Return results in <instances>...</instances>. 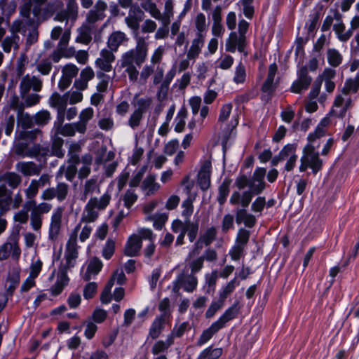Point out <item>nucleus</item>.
<instances>
[{
  "instance_id": "obj_1",
  "label": "nucleus",
  "mask_w": 359,
  "mask_h": 359,
  "mask_svg": "<svg viewBox=\"0 0 359 359\" xmlns=\"http://www.w3.org/2000/svg\"><path fill=\"white\" fill-rule=\"evenodd\" d=\"M329 123V117H325L317 126L315 133L309 135L308 140L309 142L304 148L303 155L300 158V172H304L308 168H310L314 173H316L321 169L322 161L319 158L318 152L316 151L315 145L311 142L314 140L316 137H320L325 134L324 128Z\"/></svg>"
},
{
  "instance_id": "obj_2",
  "label": "nucleus",
  "mask_w": 359,
  "mask_h": 359,
  "mask_svg": "<svg viewBox=\"0 0 359 359\" xmlns=\"http://www.w3.org/2000/svg\"><path fill=\"white\" fill-rule=\"evenodd\" d=\"M46 1V0H25L20 8V13L24 16H28L29 12L32 11V15L36 18V21L43 22L63 6L61 0H53L45 8H42Z\"/></svg>"
},
{
  "instance_id": "obj_3",
  "label": "nucleus",
  "mask_w": 359,
  "mask_h": 359,
  "mask_svg": "<svg viewBox=\"0 0 359 359\" xmlns=\"http://www.w3.org/2000/svg\"><path fill=\"white\" fill-rule=\"evenodd\" d=\"M110 200L111 196L108 193L104 194L99 198H91L84 206L79 224L95 222L99 217L100 211L107 208Z\"/></svg>"
},
{
  "instance_id": "obj_4",
  "label": "nucleus",
  "mask_w": 359,
  "mask_h": 359,
  "mask_svg": "<svg viewBox=\"0 0 359 359\" xmlns=\"http://www.w3.org/2000/svg\"><path fill=\"white\" fill-rule=\"evenodd\" d=\"M148 53V43L144 39L140 37L137 41L135 48L130 49L121 55L118 65L121 68L134 66L135 62L137 65L142 64L147 58Z\"/></svg>"
},
{
  "instance_id": "obj_5",
  "label": "nucleus",
  "mask_w": 359,
  "mask_h": 359,
  "mask_svg": "<svg viewBox=\"0 0 359 359\" xmlns=\"http://www.w3.org/2000/svg\"><path fill=\"white\" fill-rule=\"evenodd\" d=\"M31 14H32V11L29 12L28 16H24L20 13L22 19L15 20L10 28L11 33L20 32L25 34L27 30H29L30 32L27 37V41L29 43H32L36 41L38 37L36 26L41 22L36 21L34 15L31 18Z\"/></svg>"
},
{
  "instance_id": "obj_6",
  "label": "nucleus",
  "mask_w": 359,
  "mask_h": 359,
  "mask_svg": "<svg viewBox=\"0 0 359 359\" xmlns=\"http://www.w3.org/2000/svg\"><path fill=\"white\" fill-rule=\"evenodd\" d=\"M25 207L30 210V224L34 231L41 227L42 215L48 213L53 208L50 203L43 201L37 204L34 200L27 201Z\"/></svg>"
},
{
  "instance_id": "obj_7",
  "label": "nucleus",
  "mask_w": 359,
  "mask_h": 359,
  "mask_svg": "<svg viewBox=\"0 0 359 359\" xmlns=\"http://www.w3.org/2000/svg\"><path fill=\"white\" fill-rule=\"evenodd\" d=\"M93 4V0H81V5L83 8H88ZM78 16V6L74 0H69L67 10L57 13L55 17V20L59 22L71 21L74 22ZM71 24L70 26H72Z\"/></svg>"
},
{
  "instance_id": "obj_8",
  "label": "nucleus",
  "mask_w": 359,
  "mask_h": 359,
  "mask_svg": "<svg viewBox=\"0 0 359 359\" xmlns=\"http://www.w3.org/2000/svg\"><path fill=\"white\" fill-rule=\"evenodd\" d=\"M20 254L21 250L15 236H11L7 242L0 246V261L7 259L10 256L17 261Z\"/></svg>"
},
{
  "instance_id": "obj_9",
  "label": "nucleus",
  "mask_w": 359,
  "mask_h": 359,
  "mask_svg": "<svg viewBox=\"0 0 359 359\" xmlns=\"http://www.w3.org/2000/svg\"><path fill=\"white\" fill-rule=\"evenodd\" d=\"M351 103L352 100L350 95L345 93H341L336 97L329 115L343 118L348 109L351 107Z\"/></svg>"
},
{
  "instance_id": "obj_10",
  "label": "nucleus",
  "mask_w": 359,
  "mask_h": 359,
  "mask_svg": "<svg viewBox=\"0 0 359 359\" xmlns=\"http://www.w3.org/2000/svg\"><path fill=\"white\" fill-rule=\"evenodd\" d=\"M81 227V224H78L70 236L69 241L67 243L65 259L66 266L70 268L74 266L76 259L78 257V251L76 249V238Z\"/></svg>"
},
{
  "instance_id": "obj_11",
  "label": "nucleus",
  "mask_w": 359,
  "mask_h": 359,
  "mask_svg": "<svg viewBox=\"0 0 359 359\" xmlns=\"http://www.w3.org/2000/svg\"><path fill=\"white\" fill-rule=\"evenodd\" d=\"M279 157L282 161H286L285 170L287 172L291 171L294 168L298 158L296 144L285 145L279 152Z\"/></svg>"
},
{
  "instance_id": "obj_12",
  "label": "nucleus",
  "mask_w": 359,
  "mask_h": 359,
  "mask_svg": "<svg viewBox=\"0 0 359 359\" xmlns=\"http://www.w3.org/2000/svg\"><path fill=\"white\" fill-rule=\"evenodd\" d=\"M197 284V278L194 274H186L183 272L175 280L173 290L178 292L180 287H183L186 292H192L196 288Z\"/></svg>"
},
{
  "instance_id": "obj_13",
  "label": "nucleus",
  "mask_w": 359,
  "mask_h": 359,
  "mask_svg": "<svg viewBox=\"0 0 359 359\" xmlns=\"http://www.w3.org/2000/svg\"><path fill=\"white\" fill-rule=\"evenodd\" d=\"M311 77L308 75L307 68L302 67L297 72V79L292 83L290 90L294 93H302L306 90L311 84Z\"/></svg>"
},
{
  "instance_id": "obj_14",
  "label": "nucleus",
  "mask_w": 359,
  "mask_h": 359,
  "mask_svg": "<svg viewBox=\"0 0 359 359\" xmlns=\"http://www.w3.org/2000/svg\"><path fill=\"white\" fill-rule=\"evenodd\" d=\"M212 163L210 160H205L201 163L198 173L197 182L201 189L207 190L210 185Z\"/></svg>"
},
{
  "instance_id": "obj_15",
  "label": "nucleus",
  "mask_w": 359,
  "mask_h": 359,
  "mask_svg": "<svg viewBox=\"0 0 359 359\" xmlns=\"http://www.w3.org/2000/svg\"><path fill=\"white\" fill-rule=\"evenodd\" d=\"M67 104V99L65 95L61 96L57 93L52 94L49 99V104L52 107L57 108V119L60 124H62L65 121V111Z\"/></svg>"
},
{
  "instance_id": "obj_16",
  "label": "nucleus",
  "mask_w": 359,
  "mask_h": 359,
  "mask_svg": "<svg viewBox=\"0 0 359 359\" xmlns=\"http://www.w3.org/2000/svg\"><path fill=\"white\" fill-rule=\"evenodd\" d=\"M79 162V155L70 154V157L68 159V165H63L60 168L56 177L57 179L62 175H65V178L68 181H72L77 172V165Z\"/></svg>"
},
{
  "instance_id": "obj_17",
  "label": "nucleus",
  "mask_w": 359,
  "mask_h": 359,
  "mask_svg": "<svg viewBox=\"0 0 359 359\" xmlns=\"http://www.w3.org/2000/svg\"><path fill=\"white\" fill-rule=\"evenodd\" d=\"M266 172V169L263 168H257L253 172L250 180L249 187L254 194H259L264 189Z\"/></svg>"
},
{
  "instance_id": "obj_18",
  "label": "nucleus",
  "mask_w": 359,
  "mask_h": 359,
  "mask_svg": "<svg viewBox=\"0 0 359 359\" xmlns=\"http://www.w3.org/2000/svg\"><path fill=\"white\" fill-rule=\"evenodd\" d=\"M63 211V208L57 207L52 212L49 226V238L51 240L55 239L60 232Z\"/></svg>"
},
{
  "instance_id": "obj_19",
  "label": "nucleus",
  "mask_w": 359,
  "mask_h": 359,
  "mask_svg": "<svg viewBox=\"0 0 359 359\" xmlns=\"http://www.w3.org/2000/svg\"><path fill=\"white\" fill-rule=\"evenodd\" d=\"M245 39L238 36L236 32H232L226 42V50L234 53L236 49L242 53L244 51Z\"/></svg>"
},
{
  "instance_id": "obj_20",
  "label": "nucleus",
  "mask_w": 359,
  "mask_h": 359,
  "mask_svg": "<svg viewBox=\"0 0 359 359\" xmlns=\"http://www.w3.org/2000/svg\"><path fill=\"white\" fill-rule=\"evenodd\" d=\"M141 190L146 196L155 195L161 189V185L156 181L154 175H147L142 182Z\"/></svg>"
},
{
  "instance_id": "obj_21",
  "label": "nucleus",
  "mask_w": 359,
  "mask_h": 359,
  "mask_svg": "<svg viewBox=\"0 0 359 359\" xmlns=\"http://www.w3.org/2000/svg\"><path fill=\"white\" fill-rule=\"evenodd\" d=\"M142 248L140 238L136 234L131 235L126 244L124 253L128 257L136 256Z\"/></svg>"
},
{
  "instance_id": "obj_22",
  "label": "nucleus",
  "mask_w": 359,
  "mask_h": 359,
  "mask_svg": "<svg viewBox=\"0 0 359 359\" xmlns=\"http://www.w3.org/2000/svg\"><path fill=\"white\" fill-rule=\"evenodd\" d=\"M142 15L143 13L139 8L131 7L129 10L128 15L125 18V22L128 27L134 31L137 30Z\"/></svg>"
},
{
  "instance_id": "obj_23",
  "label": "nucleus",
  "mask_w": 359,
  "mask_h": 359,
  "mask_svg": "<svg viewBox=\"0 0 359 359\" xmlns=\"http://www.w3.org/2000/svg\"><path fill=\"white\" fill-rule=\"evenodd\" d=\"M128 39L124 32L121 31L113 32L107 40V46L111 51H117L118 47Z\"/></svg>"
},
{
  "instance_id": "obj_24",
  "label": "nucleus",
  "mask_w": 359,
  "mask_h": 359,
  "mask_svg": "<svg viewBox=\"0 0 359 359\" xmlns=\"http://www.w3.org/2000/svg\"><path fill=\"white\" fill-rule=\"evenodd\" d=\"M17 171L21 172L25 176L38 175L41 172V168L34 162H18L15 165Z\"/></svg>"
},
{
  "instance_id": "obj_25",
  "label": "nucleus",
  "mask_w": 359,
  "mask_h": 359,
  "mask_svg": "<svg viewBox=\"0 0 359 359\" xmlns=\"http://www.w3.org/2000/svg\"><path fill=\"white\" fill-rule=\"evenodd\" d=\"M251 191H245L243 193L234 191L229 200L232 205L241 204L243 208L248 207L252 198Z\"/></svg>"
},
{
  "instance_id": "obj_26",
  "label": "nucleus",
  "mask_w": 359,
  "mask_h": 359,
  "mask_svg": "<svg viewBox=\"0 0 359 359\" xmlns=\"http://www.w3.org/2000/svg\"><path fill=\"white\" fill-rule=\"evenodd\" d=\"M102 268V263L100 259L93 257L88 263L86 271L83 275L85 280H89L97 276Z\"/></svg>"
},
{
  "instance_id": "obj_27",
  "label": "nucleus",
  "mask_w": 359,
  "mask_h": 359,
  "mask_svg": "<svg viewBox=\"0 0 359 359\" xmlns=\"http://www.w3.org/2000/svg\"><path fill=\"white\" fill-rule=\"evenodd\" d=\"M205 37L204 36L199 34V36L196 37L192 40L191 44L187 52V59L195 60L198 57L201 52V49L204 45Z\"/></svg>"
},
{
  "instance_id": "obj_28",
  "label": "nucleus",
  "mask_w": 359,
  "mask_h": 359,
  "mask_svg": "<svg viewBox=\"0 0 359 359\" xmlns=\"http://www.w3.org/2000/svg\"><path fill=\"white\" fill-rule=\"evenodd\" d=\"M94 111L90 107H88L81 111L79 114V121L76 122V130L81 134H84L86 131L87 123L93 117Z\"/></svg>"
},
{
  "instance_id": "obj_29",
  "label": "nucleus",
  "mask_w": 359,
  "mask_h": 359,
  "mask_svg": "<svg viewBox=\"0 0 359 359\" xmlns=\"http://www.w3.org/2000/svg\"><path fill=\"white\" fill-rule=\"evenodd\" d=\"M69 283V278L65 270H62L57 276L55 283L51 287V292L56 296L61 293L65 286Z\"/></svg>"
},
{
  "instance_id": "obj_30",
  "label": "nucleus",
  "mask_w": 359,
  "mask_h": 359,
  "mask_svg": "<svg viewBox=\"0 0 359 359\" xmlns=\"http://www.w3.org/2000/svg\"><path fill=\"white\" fill-rule=\"evenodd\" d=\"M277 69H278V67L275 63L271 64L270 65L269 69L267 79L265 81V82L262 86V90L264 92L271 93L273 91V90H274L273 81H274L276 74L277 72Z\"/></svg>"
},
{
  "instance_id": "obj_31",
  "label": "nucleus",
  "mask_w": 359,
  "mask_h": 359,
  "mask_svg": "<svg viewBox=\"0 0 359 359\" xmlns=\"http://www.w3.org/2000/svg\"><path fill=\"white\" fill-rule=\"evenodd\" d=\"M345 25L339 21L333 25V30L337 39L341 42H346L353 35L351 30H345Z\"/></svg>"
},
{
  "instance_id": "obj_32",
  "label": "nucleus",
  "mask_w": 359,
  "mask_h": 359,
  "mask_svg": "<svg viewBox=\"0 0 359 359\" xmlns=\"http://www.w3.org/2000/svg\"><path fill=\"white\" fill-rule=\"evenodd\" d=\"M20 38L16 33H12L11 36H6L1 43V46L5 53L11 52L13 48L16 50L19 48Z\"/></svg>"
},
{
  "instance_id": "obj_33",
  "label": "nucleus",
  "mask_w": 359,
  "mask_h": 359,
  "mask_svg": "<svg viewBox=\"0 0 359 359\" xmlns=\"http://www.w3.org/2000/svg\"><path fill=\"white\" fill-rule=\"evenodd\" d=\"M236 222L240 224L243 222L247 227H252L255 222L256 218L252 214L248 213L244 209H239L236 212Z\"/></svg>"
},
{
  "instance_id": "obj_34",
  "label": "nucleus",
  "mask_w": 359,
  "mask_h": 359,
  "mask_svg": "<svg viewBox=\"0 0 359 359\" xmlns=\"http://www.w3.org/2000/svg\"><path fill=\"white\" fill-rule=\"evenodd\" d=\"M60 124L58 121H55V126L56 128L57 133L60 134L65 137H72L76 134V123H67L65 125Z\"/></svg>"
},
{
  "instance_id": "obj_35",
  "label": "nucleus",
  "mask_w": 359,
  "mask_h": 359,
  "mask_svg": "<svg viewBox=\"0 0 359 359\" xmlns=\"http://www.w3.org/2000/svg\"><path fill=\"white\" fill-rule=\"evenodd\" d=\"M236 305H233L225 311V312L215 323L222 329L229 320L233 319L237 314Z\"/></svg>"
},
{
  "instance_id": "obj_36",
  "label": "nucleus",
  "mask_w": 359,
  "mask_h": 359,
  "mask_svg": "<svg viewBox=\"0 0 359 359\" xmlns=\"http://www.w3.org/2000/svg\"><path fill=\"white\" fill-rule=\"evenodd\" d=\"M221 328L214 322L212 325L206 330H205L199 339H198L197 344L202 346L207 343L212 336L217 333Z\"/></svg>"
},
{
  "instance_id": "obj_37",
  "label": "nucleus",
  "mask_w": 359,
  "mask_h": 359,
  "mask_svg": "<svg viewBox=\"0 0 359 359\" xmlns=\"http://www.w3.org/2000/svg\"><path fill=\"white\" fill-rule=\"evenodd\" d=\"M194 25L196 29V36H199V34L205 37V34L208 29V24L206 22V18L202 13H198L194 20Z\"/></svg>"
},
{
  "instance_id": "obj_38",
  "label": "nucleus",
  "mask_w": 359,
  "mask_h": 359,
  "mask_svg": "<svg viewBox=\"0 0 359 359\" xmlns=\"http://www.w3.org/2000/svg\"><path fill=\"white\" fill-rule=\"evenodd\" d=\"M166 213H156L153 215H148L146 217L147 221H152L153 226L156 230H161L168 220Z\"/></svg>"
},
{
  "instance_id": "obj_39",
  "label": "nucleus",
  "mask_w": 359,
  "mask_h": 359,
  "mask_svg": "<svg viewBox=\"0 0 359 359\" xmlns=\"http://www.w3.org/2000/svg\"><path fill=\"white\" fill-rule=\"evenodd\" d=\"M187 111L184 107L181 108L175 118V131L182 133L185 127Z\"/></svg>"
},
{
  "instance_id": "obj_40",
  "label": "nucleus",
  "mask_w": 359,
  "mask_h": 359,
  "mask_svg": "<svg viewBox=\"0 0 359 359\" xmlns=\"http://www.w3.org/2000/svg\"><path fill=\"white\" fill-rule=\"evenodd\" d=\"M93 157L90 154H85L81 158L82 167L79 170V177L81 179L87 177L90 172V165Z\"/></svg>"
},
{
  "instance_id": "obj_41",
  "label": "nucleus",
  "mask_w": 359,
  "mask_h": 359,
  "mask_svg": "<svg viewBox=\"0 0 359 359\" xmlns=\"http://www.w3.org/2000/svg\"><path fill=\"white\" fill-rule=\"evenodd\" d=\"M34 121V117L30 116L28 113L19 111L18 114V125L23 129L30 128Z\"/></svg>"
},
{
  "instance_id": "obj_42",
  "label": "nucleus",
  "mask_w": 359,
  "mask_h": 359,
  "mask_svg": "<svg viewBox=\"0 0 359 359\" xmlns=\"http://www.w3.org/2000/svg\"><path fill=\"white\" fill-rule=\"evenodd\" d=\"M142 7L148 12L152 18L161 21L162 13L157 8L155 3L152 2L151 0H148L142 4Z\"/></svg>"
},
{
  "instance_id": "obj_43",
  "label": "nucleus",
  "mask_w": 359,
  "mask_h": 359,
  "mask_svg": "<svg viewBox=\"0 0 359 359\" xmlns=\"http://www.w3.org/2000/svg\"><path fill=\"white\" fill-rule=\"evenodd\" d=\"M173 16V3L172 0H166L164 6V11L162 14L161 22L164 26H168L170 18Z\"/></svg>"
},
{
  "instance_id": "obj_44",
  "label": "nucleus",
  "mask_w": 359,
  "mask_h": 359,
  "mask_svg": "<svg viewBox=\"0 0 359 359\" xmlns=\"http://www.w3.org/2000/svg\"><path fill=\"white\" fill-rule=\"evenodd\" d=\"M327 57L329 64L332 67H337L342 62L341 54L334 48L328 49Z\"/></svg>"
},
{
  "instance_id": "obj_45",
  "label": "nucleus",
  "mask_w": 359,
  "mask_h": 359,
  "mask_svg": "<svg viewBox=\"0 0 359 359\" xmlns=\"http://www.w3.org/2000/svg\"><path fill=\"white\" fill-rule=\"evenodd\" d=\"M222 348H212L211 347H208L201 353L198 359H217L219 358L222 355Z\"/></svg>"
},
{
  "instance_id": "obj_46",
  "label": "nucleus",
  "mask_w": 359,
  "mask_h": 359,
  "mask_svg": "<svg viewBox=\"0 0 359 359\" xmlns=\"http://www.w3.org/2000/svg\"><path fill=\"white\" fill-rule=\"evenodd\" d=\"M238 285V283L236 278L230 280L225 286H223L219 291V299L222 301H225L227 297L233 292L236 287Z\"/></svg>"
},
{
  "instance_id": "obj_47",
  "label": "nucleus",
  "mask_w": 359,
  "mask_h": 359,
  "mask_svg": "<svg viewBox=\"0 0 359 359\" xmlns=\"http://www.w3.org/2000/svg\"><path fill=\"white\" fill-rule=\"evenodd\" d=\"M246 79V72L244 65L240 62L235 68L233 81L239 84L243 83Z\"/></svg>"
},
{
  "instance_id": "obj_48",
  "label": "nucleus",
  "mask_w": 359,
  "mask_h": 359,
  "mask_svg": "<svg viewBox=\"0 0 359 359\" xmlns=\"http://www.w3.org/2000/svg\"><path fill=\"white\" fill-rule=\"evenodd\" d=\"M4 180L13 189L16 188L21 182V177L13 172L4 174Z\"/></svg>"
},
{
  "instance_id": "obj_49",
  "label": "nucleus",
  "mask_w": 359,
  "mask_h": 359,
  "mask_svg": "<svg viewBox=\"0 0 359 359\" xmlns=\"http://www.w3.org/2000/svg\"><path fill=\"white\" fill-rule=\"evenodd\" d=\"M97 76L100 79V82L97 85V90L99 93H104L107 90L111 79L104 72H97Z\"/></svg>"
},
{
  "instance_id": "obj_50",
  "label": "nucleus",
  "mask_w": 359,
  "mask_h": 359,
  "mask_svg": "<svg viewBox=\"0 0 359 359\" xmlns=\"http://www.w3.org/2000/svg\"><path fill=\"white\" fill-rule=\"evenodd\" d=\"M215 235L216 229L214 227L209 228L204 233V234L200 237L198 241L197 242V245L198 246L201 243L208 245L215 239Z\"/></svg>"
},
{
  "instance_id": "obj_51",
  "label": "nucleus",
  "mask_w": 359,
  "mask_h": 359,
  "mask_svg": "<svg viewBox=\"0 0 359 359\" xmlns=\"http://www.w3.org/2000/svg\"><path fill=\"white\" fill-rule=\"evenodd\" d=\"M230 184L227 181H224L219 187V195L217 201L219 204L222 205L226 201L227 196L229 194Z\"/></svg>"
},
{
  "instance_id": "obj_52",
  "label": "nucleus",
  "mask_w": 359,
  "mask_h": 359,
  "mask_svg": "<svg viewBox=\"0 0 359 359\" xmlns=\"http://www.w3.org/2000/svg\"><path fill=\"white\" fill-rule=\"evenodd\" d=\"M185 234L187 233L189 239L193 242L198 234V225L197 223H192L189 221H186Z\"/></svg>"
},
{
  "instance_id": "obj_53",
  "label": "nucleus",
  "mask_w": 359,
  "mask_h": 359,
  "mask_svg": "<svg viewBox=\"0 0 359 359\" xmlns=\"http://www.w3.org/2000/svg\"><path fill=\"white\" fill-rule=\"evenodd\" d=\"M50 120V114L47 110H41L34 116V122L39 126L47 124Z\"/></svg>"
},
{
  "instance_id": "obj_54",
  "label": "nucleus",
  "mask_w": 359,
  "mask_h": 359,
  "mask_svg": "<svg viewBox=\"0 0 359 359\" xmlns=\"http://www.w3.org/2000/svg\"><path fill=\"white\" fill-rule=\"evenodd\" d=\"M39 187L36 184V179L32 180L28 187L25 190L26 198L28 201L34 200L39 192Z\"/></svg>"
},
{
  "instance_id": "obj_55",
  "label": "nucleus",
  "mask_w": 359,
  "mask_h": 359,
  "mask_svg": "<svg viewBox=\"0 0 359 359\" xmlns=\"http://www.w3.org/2000/svg\"><path fill=\"white\" fill-rule=\"evenodd\" d=\"M224 304V302L220 299L213 301L205 313V317L207 318H212L216 312L223 307Z\"/></svg>"
},
{
  "instance_id": "obj_56",
  "label": "nucleus",
  "mask_w": 359,
  "mask_h": 359,
  "mask_svg": "<svg viewBox=\"0 0 359 359\" xmlns=\"http://www.w3.org/2000/svg\"><path fill=\"white\" fill-rule=\"evenodd\" d=\"M55 189L56 198L58 201H63L68 194V185L63 182H60L57 184Z\"/></svg>"
},
{
  "instance_id": "obj_57",
  "label": "nucleus",
  "mask_w": 359,
  "mask_h": 359,
  "mask_svg": "<svg viewBox=\"0 0 359 359\" xmlns=\"http://www.w3.org/2000/svg\"><path fill=\"white\" fill-rule=\"evenodd\" d=\"M146 170H147V166L146 165L142 166L139 170H137L133 175V176L132 177L130 180L129 181V186L130 187H136L140 184L142 179L143 177V175L146 172Z\"/></svg>"
},
{
  "instance_id": "obj_58",
  "label": "nucleus",
  "mask_w": 359,
  "mask_h": 359,
  "mask_svg": "<svg viewBox=\"0 0 359 359\" xmlns=\"http://www.w3.org/2000/svg\"><path fill=\"white\" fill-rule=\"evenodd\" d=\"M62 75L72 80L75 77L78 72V67L74 64H67L62 68Z\"/></svg>"
},
{
  "instance_id": "obj_59",
  "label": "nucleus",
  "mask_w": 359,
  "mask_h": 359,
  "mask_svg": "<svg viewBox=\"0 0 359 359\" xmlns=\"http://www.w3.org/2000/svg\"><path fill=\"white\" fill-rule=\"evenodd\" d=\"M115 250V243L111 240L108 239L104 245V247L102 250V256L106 259H109L114 253Z\"/></svg>"
},
{
  "instance_id": "obj_60",
  "label": "nucleus",
  "mask_w": 359,
  "mask_h": 359,
  "mask_svg": "<svg viewBox=\"0 0 359 359\" xmlns=\"http://www.w3.org/2000/svg\"><path fill=\"white\" fill-rule=\"evenodd\" d=\"M250 237L248 231L244 229H241L238 231L235 244L243 246L245 248Z\"/></svg>"
},
{
  "instance_id": "obj_61",
  "label": "nucleus",
  "mask_w": 359,
  "mask_h": 359,
  "mask_svg": "<svg viewBox=\"0 0 359 359\" xmlns=\"http://www.w3.org/2000/svg\"><path fill=\"white\" fill-rule=\"evenodd\" d=\"M97 285L95 282H90L86 285L83 289V297L86 299L93 297L97 292Z\"/></svg>"
},
{
  "instance_id": "obj_62",
  "label": "nucleus",
  "mask_w": 359,
  "mask_h": 359,
  "mask_svg": "<svg viewBox=\"0 0 359 359\" xmlns=\"http://www.w3.org/2000/svg\"><path fill=\"white\" fill-rule=\"evenodd\" d=\"M154 71L152 65H145L140 73L139 81L140 83L144 84L147 83L148 78L153 74Z\"/></svg>"
},
{
  "instance_id": "obj_63",
  "label": "nucleus",
  "mask_w": 359,
  "mask_h": 359,
  "mask_svg": "<svg viewBox=\"0 0 359 359\" xmlns=\"http://www.w3.org/2000/svg\"><path fill=\"white\" fill-rule=\"evenodd\" d=\"M151 98H140L137 101V109L135 110L143 114L151 107Z\"/></svg>"
},
{
  "instance_id": "obj_64",
  "label": "nucleus",
  "mask_w": 359,
  "mask_h": 359,
  "mask_svg": "<svg viewBox=\"0 0 359 359\" xmlns=\"http://www.w3.org/2000/svg\"><path fill=\"white\" fill-rule=\"evenodd\" d=\"M137 194L131 190H128L123 196L125 206L128 208H130L137 201Z\"/></svg>"
}]
</instances>
